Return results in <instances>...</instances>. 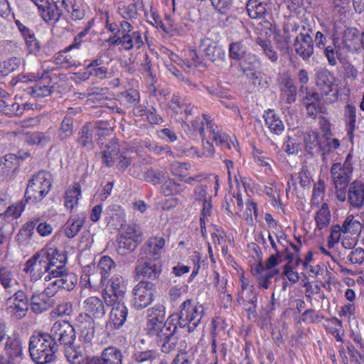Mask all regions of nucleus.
Instances as JSON below:
<instances>
[{"label":"nucleus","instance_id":"nucleus-61","mask_svg":"<svg viewBox=\"0 0 364 364\" xmlns=\"http://www.w3.org/2000/svg\"><path fill=\"white\" fill-rule=\"evenodd\" d=\"M302 320L304 322L315 323L319 321L321 317L314 309H310L302 314Z\"/></svg>","mask_w":364,"mask_h":364},{"label":"nucleus","instance_id":"nucleus-55","mask_svg":"<svg viewBox=\"0 0 364 364\" xmlns=\"http://www.w3.org/2000/svg\"><path fill=\"white\" fill-rule=\"evenodd\" d=\"M51 87L38 83L32 87L31 94L35 97H43L51 94Z\"/></svg>","mask_w":364,"mask_h":364},{"label":"nucleus","instance_id":"nucleus-19","mask_svg":"<svg viewBox=\"0 0 364 364\" xmlns=\"http://www.w3.org/2000/svg\"><path fill=\"white\" fill-rule=\"evenodd\" d=\"M352 168L349 166H343L340 163L333 164L331 168L332 179L335 188L341 186L346 188L350 179Z\"/></svg>","mask_w":364,"mask_h":364},{"label":"nucleus","instance_id":"nucleus-31","mask_svg":"<svg viewBox=\"0 0 364 364\" xmlns=\"http://www.w3.org/2000/svg\"><path fill=\"white\" fill-rule=\"evenodd\" d=\"M73 118L66 115L58 129V138L62 142L70 138L73 134Z\"/></svg>","mask_w":364,"mask_h":364},{"label":"nucleus","instance_id":"nucleus-48","mask_svg":"<svg viewBox=\"0 0 364 364\" xmlns=\"http://www.w3.org/2000/svg\"><path fill=\"white\" fill-rule=\"evenodd\" d=\"M284 151L289 155L296 154L301 150V144L296 136H288L284 141L283 146Z\"/></svg>","mask_w":364,"mask_h":364},{"label":"nucleus","instance_id":"nucleus-17","mask_svg":"<svg viewBox=\"0 0 364 364\" xmlns=\"http://www.w3.org/2000/svg\"><path fill=\"white\" fill-rule=\"evenodd\" d=\"M82 309L85 314H81L79 316H87L92 318L100 319L106 313L103 301L97 296H90L87 298L82 304Z\"/></svg>","mask_w":364,"mask_h":364},{"label":"nucleus","instance_id":"nucleus-5","mask_svg":"<svg viewBox=\"0 0 364 364\" xmlns=\"http://www.w3.org/2000/svg\"><path fill=\"white\" fill-rule=\"evenodd\" d=\"M52 186V175L47 171H39L29 180L25 191V202L36 203L41 201Z\"/></svg>","mask_w":364,"mask_h":364},{"label":"nucleus","instance_id":"nucleus-42","mask_svg":"<svg viewBox=\"0 0 364 364\" xmlns=\"http://www.w3.org/2000/svg\"><path fill=\"white\" fill-rule=\"evenodd\" d=\"M346 256L347 260L352 264H361L364 262V249L361 247H356L353 244V248L348 252H343Z\"/></svg>","mask_w":364,"mask_h":364},{"label":"nucleus","instance_id":"nucleus-24","mask_svg":"<svg viewBox=\"0 0 364 364\" xmlns=\"http://www.w3.org/2000/svg\"><path fill=\"white\" fill-rule=\"evenodd\" d=\"M246 9L251 18H262L269 9V0H249Z\"/></svg>","mask_w":364,"mask_h":364},{"label":"nucleus","instance_id":"nucleus-27","mask_svg":"<svg viewBox=\"0 0 364 364\" xmlns=\"http://www.w3.org/2000/svg\"><path fill=\"white\" fill-rule=\"evenodd\" d=\"M302 101L309 116L315 117L321 112V100L318 92H307L303 96Z\"/></svg>","mask_w":364,"mask_h":364},{"label":"nucleus","instance_id":"nucleus-43","mask_svg":"<svg viewBox=\"0 0 364 364\" xmlns=\"http://www.w3.org/2000/svg\"><path fill=\"white\" fill-rule=\"evenodd\" d=\"M77 141L82 147L91 148L92 146V130L88 124H85L82 127L78 133Z\"/></svg>","mask_w":364,"mask_h":364},{"label":"nucleus","instance_id":"nucleus-63","mask_svg":"<svg viewBox=\"0 0 364 364\" xmlns=\"http://www.w3.org/2000/svg\"><path fill=\"white\" fill-rule=\"evenodd\" d=\"M146 181L153 184H159L163 181V175L159 171L149 170L146 173Z\"/></svg>","mask_w":364,"mask_h":364},{"label":"nucleus","instance_id":"nucleus-2","mask_svg":"<svg viewBox=\"0 0 364 364\" xmlns=\"http://www.w3.org/2000/svg\"><path fill=\"white\" fill-rule=\"evenodd\" d=\"M146 323L147 334L153 338L164 353L173 350L178 341L176 333L177 326L166 321V309L163 304H158L148 310Z\"/></svg>","mask_w":364,"mask_h":364},{"label":"nucleus","instance_id":"nucleus-56","mask_svg":"<svg viewBox=\"0 0 364 364\" xmlns=\"http://www.w3.org/2000/svg\"><path fill=\"white\" fill-rule=\"evenodd\" d=\"M24 38L30 53H36L40 50V43L33 33H25Z\"/></svg>","mask_w":364,"mask_h":364},{"label":"nucleus","instance_id":"nucleus-45","mask_svg":"<svg viewBox=\"0 0 364 364\" xmlns=\"http://www.w3.org/2000/svg\"><path fill=\"white\" fill-rule=\"evenodd\" d=\"M256 43L261 46L264 54L270 60L272 63L277 62L278 55L274 50L270 41L257 38L256 39Z\"/></svg>","mask_w":364,"mask_h":364},{"label":"nucleus","instance_id":"nucleus-40","mask_svg":"<svg viewBox=\"0 0 364 364\" xmlns=\"http://www.w3.org/2000/svg\"><path fill=\"white\" fill-rule=\"evenodd\" d=\"M114 267V261L108 256H103L97 264V269L101 274V282H104L109 276V271Z\"/></svg>","mask_w":364,"mask_h":364},{"label":"nucleus","instance_id":"nucleus-29","mask_svg":"<svg viewBox=\"0 0 364 364\" xmlns=\"http://www.w3.org/2000/svg\"><path fill=\"white\" fill-rule=\"evenodd\" d=\"M100 358L102 364H122L124 356L119 348L110 346L102 350Z\"/></svg>","mask_w":364,"mask_h":364},{"label":"nucleus","instance_id":"nucleus-16","mask_svg":"<svg viewBox=\"0 0 364 364\" xmlns=\"http://www.w3.org/2000/svg\"><path fill=\"white\" fill-rule=\"evenodd\" d=\"M50 8L44 14V21L49 23H54L59 21L63 14V9L70 12V9L75 0H51Z\"/></svg>","mask_w":364,"mask_h":364},{"label":"nucleus","instance_id":"nucleus-51","mask_svg":"<svg viewBox=\"0 0 364 364\" xmlns=\"http://www.w3.org/2000/svg\"><path fill=\"white\" fill-rule=\"evenodd\" d=\"M39 220H32L23 225L20 230L18 237H21L24 240H29L33 234V230L38 223Z\"/></svg>","mask_w":364,"mask_h":364},{"label":"nucleus","instance_id":"nucleus-23","mask_svg":"<svg viewBox=\"0 0 364 364\" xmlns=\"http://www.w3.org/2000/svg\"><path fill=\"white\" fill-rule=\"evenodd\" d=\"M315 80L316 86L323 95H327L332 91L335 78L328 70L323 68L318 70Z\"/></svg>","mask_w":364,"mask_h":364},{"label":"nucleus","instance_id":"nucleus-11","mask_svg":"<svg viewBox=\"0 0 364 364\" xmlns=\"http://www.w3.org/2000/svg\"><path fill=\"white\" fill-rule=\"evenodd\" d=\"M198 50L201 56L211 62L223 61L225 58L223 48L208 38L200 39Z\"/></svg>","mask_w":364,"mask_h":364},{"label":"nucleus","instance_id":"nucleus-39","mask_svg":"<svg viewBox=\"0 0 364 364\" xmlns=\"http://www.w3.org/2000/svg\"><path fill=\"white\" fill-rule=\"evenodd\" d=\"M25 204L23 201L17 206H10L6 208V203L4 199H0V216L4 214L5 217L11 216L13 219L18 218L23 211Z\"/></svg>","mask_w":364,"mask_h":364},{"label":"nucleus","instance_id":"nucleus-13","mask_svg":"<svg viewBox=\"0 0 364 364\" xmlns=\"http://www.w3.org/2000/svg\"><path fill=\"white\" fill-rule=\"evenodd\" d=\"M309 32L311 29L306 33H300L294 39L295 51L304 60H308L314 54V41Z\"/></svg>","mask_w":364,"mask_h":364},{"label":"nucleus","instance_id":"nucleus-3","mask_svg":"<svg viewBox=\"0 0 364 364\" xmlns=\"http://www.w3.org/2000/svg\"><path fill=\"white\" fill-rule=\"evenodd\" d=\"M62 252L56 248L44 247L36 252L24 265L23 271L31 282L43 278L45 282L51 281V271L54 270Z\"/></svg>","mask_w":364,"mask_h":364},{"label":"nucleus","instance_id":"nucleus-58","mask_svg":"<svg viewBox=\"0 0 364 364\" xmlns=\"http://www.w3.org/2000/svg\"><path fill=\"white\" fill-rule=\"evenodd\" d=\"M70 18L73 21L82 20L85 17V11L82 9L80 4L75 1L71 5L70 9Z\"/></svg>","mask_w":364,"mask_h":364},{"label":"nucleus","instance_id":"nucleus-21","mask_svg":"<svg viewBox=\"0 0 364 364\" xmlns=\"http://www.w3.org/2000/svg\"><path fill=\"white\" fill-rule=\"evenodd\" d=\"M348 201L350 206L360 208L364 203V183L354 181L348 190Z\"/></svg>","mask_w":364,"mask_h":364},{"label":"nucleus","instance_id":"nucleus-7","mask_svg":"<svg viewBox=\"0 0 364 364\" xmlns=\"http://www.w3.org/2000/svg\"><path fill=\"white\" fill-rule=\"evenodd\" d=\"M180 308L178 325L181 328H188L189 333L193 332L201 322L204 314L203 306L187 299L181 304Z\"/></svg>","mask_w":364,"mask_h":364},{"label":"nucleus","instance_id":"nucleus-64","mask_svg":"<svg viewBox=\"0 0 364 364\" xmlns=\"http://www.w3.org/2000/svg\"><path fill=\"white\" fill-rule=\"evenodd\" d=\"M323 49H324V53L329 64L331 65H335L337 63V61L334 48L331 46H326Z\"/></svg>","mask_w":364,"mask_h":364},{"label":"nucleus","instance_id":"nucleus-9","mask_svg":"<svg viewBox=\"0 0 364 364\" xmlns=\"http://www.w3.org/2000/svg\"><path fill=\"white\" fill-rule=\"evenodd\" d=\"M109 282L110 284L106 287L103 293V299L108 306L120 301L124 298L126 291V286L121 276H113Z\"/></svg>","mask_w":364,"mask_h":364},{"label":"nucleus","instance_id":"nucleus-34","mask_svg":"<svg viewBox=\"0 0 364 364\" xmlns=\"http://www.w3.org/2000/svg\"><path fill=\"white\" fill-rule=\"evenodd\" d=\"M363 229V225L354 216L348 215L342 225V232L359 235Z\"/></svg>","mask_w":364,"mask_h":364},{"label":"nucleus","instance_id":"nucleus-50","mask_svg":"<svg viewBox=\"0 0 364 364\" xmlns=\"http://www.w3.org/2000/svg\"><path fill=\"white\" fill-rule=\"evenodd\" d=\"M51 141V137L47 133L36 132L28 136L27 141L31 144L47 145Z\"/></svg>","mask_w":364,"mask_h":364},{"label":"nucleus","instance_id":"nucleus-30","mask_svg":"<svg viewBox=\"0 0 364 364\" xmlns=\"http://www.w3.org/2000/svg\"><path fill=\"white\" fill-rule=\"evenodd\" d=\"M265 124L269 129L270 132L274 134L279 135L284 130V124L280 117L272 109H269L264 114Z\"/></svg>","mask_w":364,"mask_h":364},{"label":"nucleus","instance_id":"nucleus-57","mask_svg":"<svg viewBox=\"0 0 364 364\" xmlns=\"http://www.w3.org/2000/svg\"><path fill=\"white\" fill-rule=\"evenodd\" d=\"M107 90L106 88H97L95 91L87 93V97L92 102H100L107 98L106 96Z\"/></svg>","mask_w":364,"mask_h":364},{"label":"nucleus","instance_id":"nucleus-15","mask_svg":"<svg viewBox=\"0 0 364 364\" xmlns=\"http://www.w3.org/2000/svg\"><path fill=\"white\" fill-rule=\"evenodd\" d=\"M48 286L45 288L43 291L34 293L31 296L30 299L31 308L34 313L41 314L54 306L55 301L52 297L55 294H48Z\"/></svg>","mask_w":364,"mask_h":364},{"label":"nucleus","instance_id":"nucleus-62","mask_svg":"<svg viewBox=\"0 0 364 364\" xmlns=\"http://www.w3.org/2000/svg\"><path fill=\"white\" fill-rule=\"evenodd\" d=\"M155 357V352L153 350L139 351L134 354V360L138 363H143L151 360Z\"/></svg>","mask_w":364,"mask_h":364},{"label":"nucleus","instance_id":"nucleus-14","mask_svg":"<svg viewBox=\"0 0 364 364\" xmlns=\"http://www.w3.org/2000/svg\"><path fill=\"white\" fill-rule=\"evenodd\" d=\"M110 314L109 320L106 323L107 329H119L125 323L128 315V309L124 303L120 301L114 302Z\"/></svg>","mask_w":364,"mask_h":364},{"label":"nucleus","instance_id":"nucleus-20","mask_svg":"<svg viewBox=\"0 0 364 364\" xmlns=\"http://www.w3.org/2000/svg\"><path fill=\"white\" fill-rule=\"evenodd\" d=\"M4 350L6 355L11 360L18 362L22 358L23 348L21 338L14 335L13 336H6L4 340Z\"/></svg>","mask_w":364,"mask_h":364},{"label":"nucleus","instance_id":"nucleus-25","mask_svg":"<svg viewBox=\"0 0 364 364\" xmlns=\"http://www.w3.org/2000/svg\"><path fill=\"white\" fill-rule=\"evenodd\" d=\"M165 245L163 237H151L146 241L141 249V255H145L147 258L159 256Z\"/></svg>","mask_w":364,"mask_h":364},{"label":"nucleus","instance_id":"nucleus-18","mask_svg":"<svg viewBox=\"0 0 364 364\" xmlns=\"http://www.w3.org/2000/svg\"><path fill=\"white\" fill-rule=\"evenodd\" d=\"M76 326L80 331V337L85 343L92 341L95 334V321L87 316H78L76 318Z\"/></svg>","mask_w":364,"mask_h":364},{"label":"nucleus","instance_id":"nucleus-38","mask_svg":"<svg viewBox=\"0 0 364 364\" xmlns=\"http://www.w3.org/2000/svg\"><path fill=\"white\" fill-rule=\"evenodd\" d=\"M331 214L327 203L322 204L321 208L317 211L315 220L319 230L327 227L330 223Z\"/></svg>","mask_w":364,"mask_h":364},{"label":"nucleus","instance_id":"nucleus-28","mask_svg":"<svg viewBox=\"0 0 364 364\" xmlns=\"http://www.w3.org/2000/svg\"><path fill=\"white\" fill-rule=\"evenodd\" d=\"M318 139V134L314 131L306 132L304 134V147L308 154L313 155L314 153L322 152V154H324Z\"/></svg>","mask_w":364,"mask_h":364},{"label":"nucleus","instance_id":"nucleus-12","mask_svg":"<svg viewBox=\"0 0 364 364\" xmlns=\"http://www.w3.org/2000/svg\"><path fill=\"white\" fill-rule=\"evenodd\" d=\"M10 306L7 308L8 312L16 319H21L24 317L28 310V299L24 291H17L12 297L9 298L7 304Z\"/></svg>","mask_w":364,"mask_h":364},{"label":"nucleus","instance_id":"nucleus-47","mask_svg":"<svg viewBox=\"0 0 364 364\" xmlns=\"http://www.w3.org/2000/svg\"><path fill=\"white\" fill-rule=\"evenodd\" d=\"M208 118L206 115L203 114L202 116L198 115L195 119H191L186 117L185 125L188 127H191L193 131H198L201 137L204 136V121L207 122Z\"/></svg>","mask_w":364,"mask_h":364},{"label":"nucleus","instance_id":"nucleus-33","mask_svg":"<svg viewBox=\"0 0 364 364\" xmlns=\"http://www.w3.org/2000/svg\"><path fill=\"white\" fill-rule=\"evenodd\" d=\"M281 92L282 97L287 104H291L296 101V87L290 78L284 80Z\"/></svg>","mask_w":364,"mask_h":364},{"label":"nucleus","instance_id":"nucleus-60","mask_svg":"<svg viewBox=\"0 0 364 364\" xmlns=\"http://www.w3.org/2000/svg\"><path fill=\"white\" fill-rule=\"evenodd\" d=\"M146 119L152 124H160L164 122L163 118L157 114L156 109L153 107L148 109Z\"/></svg>","mask_w":364,"mask_h":364},{"label":"nucleus","instance_id":"nucleus-59","mask_svg":"<svg viewBox=\"0 0 364 364\" xmlns=\"http://www.w3.org/2000/svg\"><path fill=\"white\" fill-rule=\"evenodd\" d=\"M176 182L173 180H168L161 186L160 191L166 196L177 194V191L174 190Z\"/></svg>","mask_w":364,"mask_h":364},{"label":"nucleus","instance_id":"nucleus-36","mask_svg":"<svg viewBox=\"0 0 364 364\" xmlns=\"http://www.w3.org/2000/svg\"><path fill=\"white\" fill-rule=\"evenodd\" d=\"M122 233L120 236L125 237L134 240V241L141 242L142 241V232L140 227L135 224L125 225L122 228Z\"/></svg>","mask_w":364,"mask_h":364},{"label":"nucleus","instance_id":"nucleus-52","mask_svg":"<svg viewBox=\"0 0 364 364\" xmlns=\"http://www.w3.org/2000/svg\"><path fill=\"white\" fill-rule=\"evenodd\" d=\"M212 6L218 13L223 15H226L230 11L233 0H210Z\"/></svg>","mask_w":364,"mask_h":364},{"label":"nucleus","instance_id":"nucleus-46","mask_svg":"<svg viewBox=\"0 0 364 364\" xmlns=\"http://www.w3.org/2000/svg\"><path fill=\"white\" fill-rule=\"evenodd\" d=\"M117 252L122 255H126L128 252H132L135 250L137 245L140 242L134 241L130 238H127L123 236H119L118 238Z\"/></svg>","mask_w":364,"mask_h":364},{"label":"nucleus","instance_id":"nucleus-22","mask_svg":"<svg viewBox=\"0 0 364 364\" xmlns=\"http://www.w3.org/2000/svg\"><path fill=\"white\" fill-rule=\"evenodd\" d=\"M85 219L86 215L84 213L70 215L64 225L65 235L68 238L75 237L83 226Z\"/></svg>","mask_w":364,"mask_h":364},{"label":"nucleus","instance_id":"nucleus-6","mask_svg":"<svg viewBox=\"0 0 364 364\" xmlns=\"http://www.w3.org/2000/svg\"><path fill=\"white\" fill-rule=\"evenodd\" d=\"M134 151L124 145L116 141L109 142L102 151V163L107 167L116 164L117 167L124 171L132 163V154Z\"/></svg>","mask_w":364,"mask_h":364},{"label":"nucleus","instance_id":"nucleus-41","mask_svg":"<svg viewBox=\"0 0 364 364\" xmlns=\"http://www.w3.org/2000/svg\"><path fill=\"white\" fill-rule=\"evenodd\" d=\"M356 108L355 106L348 104L345 107L344 117L348 126V134L352 137V134L355 128Z\"/></svg>","mask_w":364,"mask_h":364},{"label":"nucleus","instance_id":"nucleus-8","mask_svg":"<svg viewBox=\"0 0 364 364\" xmlns=\"http://www.w3.org/2000/svg\"><path fill=\"white\" fill-rule=\"evenodd\" d=\"M156 284L148 280H141L132 289V305L136 310L147 307L153 301Z\"/></svg>","mask_w":364,"mask_h":364},{"label":"nucleus","instance_id":"nucleus-54","mask_svg":"<svg viewBox=\"0 0 364 364\" xmlns=\"http://www.w3.org/2000/svg\"><path fill=\"white\" fill-rule=\"evenodd\" d=\"M267 269L262 261V259L258 261L257 265L255 268H252V272L254 275H261L266 280L269 282L274 277L275 274H278L279 271L275 270L274 272H264Z\"/></svg>","mask_w":364,"mask_h":364},{"label":"nucleus","instance_id":"nucleus-53","mask_svg":"<svg viewBox=\"0 0 364 364\" xmlns=\"http://www.w3.org/2000/svg\"><path fill=\"white\" fill-rule=\"evenodd\" d=\"M245 66L242 68L243 73H246L248 70H255L259 65V60L256 55L247 53L245 57Z\"/></svg>","mask_w":364,"mask_h":364},{"label":"nucleus","instance_id":"nucleus-10","mask_svg":"<svg viewBox=\"0 0 364 364\" xmlns=\"http://www.w3.org/2000/svg\"><path fill=\"white\" fill-rule=\"evenodd\" d=\"M135 271L139 277L146 278L151 282L156 280L161 272V267L156 262V257L154 259L141 256L137 260Z\"/></svg>","mask_w":364,"mask_h":364},{"label":"nucleus","instance_id":"nucleus-26","mask_svg":"<svg viewBox=\"0 0 364 364\" xmlns=\"http://www.w3.org/2000/svg\"><path fill=\"white\" fill-rule=\"evenodd\" d=\"M342 43L349 51L357 50L361 43L358 30L355 28L345 29L343 33Z\"/></svg>","mask_w":364,"mask_h":364},{"label":"nucleus","instance_id":"nucleus-4","mask_svg":"<svg viewBox=\"0 0 364 364\" xmlns=\"http://www.w3.org/2000/svg\"><path fill=\"white\" fill-rule=\"evenodd\" d=\"M68 261V257L65 252H62L58 263L54 269L50 273L51 281L48 284V294H55L59 289L72 291L77 284V276L71 272H69L65 267Z\"/></svg>","mask_w":364,"mask_h":364},{"label":"nucleus","instance_id":"nucleus-49","mask_svg":"<svg viewBox=\"0 0 364 364\" xmlns=\"http://www.w3.org/2000/svg\"><path fill=\"white\" fill-rule=\"evenodd\" d=\"M21 64V59L18 57H12L6 60H4L1 65V73L4 75H7L9 73L16 70Z\"/></svg>","mask_w":364,"mask_h":364},{"label":"nucleus","instance_id":"nucleus-37","mask_svg":"<svg viewBox=\"0 0 364 364\" xmlns=\"http://www.w3.org/2000/svg\"><path fill=\"white\" fill-rule=\"evenodd\" d=\"M121 103L127 107H132L139 101V92L135 89H129L117 95Z\"/></svg>","mask_w":364,"mask_h":364},{"label":"nucleus","instance_id":"nucleus-44","mask_svg":"<svg viewBox=\"0 0 364 364\" xmlns=\"http://www.w3.org/2000/svg\"><path fill=\"white\" fill-rule=\"evenodd\" d=\"M80 196V188L79 185L68 188L65 193V206L72 210L77 204Z\"/></svg>","mask_w":364,"mask_h":364},{"label":"nucleus","instance_id":"nucleus-1","mask_svg":"<svg viewBox=\"0 0 364 364\" xmlns=\"http://www.w3.org/2000/svg\"><path fill=\"white\" fill-rule=\"evenodd\" d=\"M75 331L66 321L53 323L50 333L33 335L29 341V353L37 364H46L55 359L59 346H62L65 356L71 364H79L83 356L80 347L74 345Z\"/></svg>","mask_w":364,"mask_h":364},{"label":"nucleus","instance_id":"nucleus-32","mask_svg":"<svg viewBox=\"0 0 364 364\" xmlns=\"http://www.w3.org/2000/svg\"><path fill=\"white\" fill-rule=\"evenodd\" d=\"M247 53V46L242 41L233 42L229 45V57L232 60L240 61L244 59Z\"/></svg>","mask_w":364,"mask_h":364},{"label":"nucleus","instance_id":"nucleus-35","mask_svg":"<svg viewBox=\"0 0 364 364\" xmlns=\"http://www.w3.org/2000/svg\"><path fill=\"white\" fill-rule=\"evenodd\" d=\"M16 283L11 268L6 266L0 267V284L3 288L5 290H8L13 287L14 284Z\"/></svg>","mask_w":364,"mask_h":364}]
</instances>
